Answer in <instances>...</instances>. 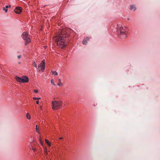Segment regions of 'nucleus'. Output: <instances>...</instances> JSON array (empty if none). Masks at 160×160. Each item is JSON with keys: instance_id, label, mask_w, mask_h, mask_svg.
Instances as JSON below:
<instances>
[{"instance_id": "obj_16", "label": "nucleus", "mask_w": 160, "mask_h": 160, "mask_svg": "<svg viewBox=\"0 0 160 160\" xmlns=\"http://www.w3.org/2000/svg\"><path fill=\"white\" fill-rule=\"evenodd\" d=\"M33 65L34 66V67L35 68H37V65L35 63V61L33 63Z\"/></svg>"}, {"instance_id": "obj_26", "label": "nucleus", "mask_w": 160, "mask_h": 160, "mask_svg": "<svg viewBox=\"0 0 160 160\" xmlns=\"http://www.w3.org/2000/svg\"><path fill=\"white\" fill-rule=\"evenodd\" d=\"M35 149H36V148H35L32 149L34 151V150H35Z\"/></svg>"}, {"instance_id": "obj_10", "label": "nucleus", "mask_w": 160, "mask_h": 160, "mask_svg": "<svg viewBox=\"0 0 160 160\" xmlns=\"http://www.w3.org/2000/svg\"><path fill=\"white\" fill-rule=\"evenodd\" d=\"M45 141L49 146H51V143L47 139H45Z\"/></svg>"}, {"instance_id": "obj_7", "label": "nucleus", "mask_w": 160, "mask_h": 160, "mask_svg": "<svg viewBox=\"0 0 160 160\" xmlns=\"http://www.w3.org/2000/svg\"><path fill=\"white\" fill-rule=\"evenodd\" d=\"M22 11V8L19 7H16L14 9L15 12L18 14H20Z\"/></svg>"}, {"instance_id": "obj_6", "label": "nucleus", "mask_w": 160, "mask_h": 160, "mask_svg": "<svg viewBox=\"0 0 160 160\" xmlns=\"http://www.w3.org/2000/svg\"><path fill=\"white\" fill-rule=\"evenodd\" d=\"M45 60H44L38 65V70L39 72H42L44 71L45 68Z\"/></svg>"}, {"instance_id": "obj_17", "label": "nucleus", "mask_w": 160, "mask_h": 160, "mask_svg": "<svg viewBox=\"0 0 160 160\" xmlns=\"http://www.w3.org/2000/svg\"><path fill=\"white\" fill-rule=\"evenodd\" d=\"M3 10L5 11L6 12H7L8 11V10L7 9L5 8V7H3L2 8Z\"/></svg>"}, {"instance_id": "obj_8", "label": "nucleus", "mask_w": 160, "mask_h": 160, "mask_svg": "<svg viewBox=\"0 0 160 160\" xmlns=\"http://www.w3.org/2000/svg\"><path fill=\"white\" fill-rule=\"evenodd\" d=\"M89 38L88 37H87L86 39H84L82 41V43L84 45H86L87 43V41H88Z\"/></svg>"}, {"instance_id": "obj_19", "label": "nucleus", "mask_w": 160, "mask_h": 160, "mask_svg": "<svg viewBox=\"0 0 160 160\" xmlns=\"http://www.w3.org/2000/svg\"><path fill=\"white\" fill-rule=\"evenodd\" d=\"M37 127H38L37 125H36V132H38V129L37 128Z\"/></svg>"}, {"instance_id": "obj_22", "label": "nucleus", "mask_w": 160, "mask_h": 160, "mask_svg": "<svg viewBox=\"0 0 160 160\" xmlns=\"http://www.w3.org/2000/svg\"><path fill=\"white\" fill-rule=\"evenodd\" d=\"M36 103L37 104H39V102L38 101H36Z\"/></svg>"}, {"instance_id": "obj_27", "label": "nucleus", "mask_w": 160, "mask_h": 160, "mask_svg": "<svg viewBox=\"0 0 160 160\" xmlns=\"http://www.w3.org/2000/svg\"><path fill=\"white\" fill-rule=\"evenodd\" d=\"M40 108H41V109H42V106L40 107Z\"/></svg>"}, {"instance_id": "obj_4", "label": "nucleus", "mask_w": 160, "mask_h": 160, "mask_svg": "<svg viewBox=\"0 0 160 160\" xmlns=\"http://www.w3.org/2000/svg\"><path fill=\"white\" fill-rule=\"evenodd\" d=\"M22 38L25 40V45H27L31 42L30 36L26 32H24L22 35Z\"/></svg>"}, {"instance_id": "obj_2", "label": "nucleus", "mask_w": 160, "mask_h": 160, "mask_svg": "<svg viewBox=\"0 0 160 160\" xmlns=\"http://www.w3.org/2000/svg\"><path fill=\"white\" fill-rule=\"evenodd\" d=\"M128 31V29L126 27L119 25L118 26L117 32L118 36L121 38H124L127 37Z\"/></svg>"}, {"instance_id": "obj_24", "label": "nucleus", "mask_w": 160, "mask_h": 160, "mask_svg": "<svg viewBox=\"0 0 160 160\" xmlns=\"http://www.w3.org/2000/svg\"><path fill=\"white\" fill-rule=\"evenodd\" d=\"M63 138H59V139H62Z\"/></svg>"}, {"instance_id": "obj_13", "label": "nucleus", "mask_w": 160, "mask_h": 160, "mask_svg": "<svg viewBox=\"0 0 160 160\" xmlns=\"http://www.w3.org/2000/svg\"><path fill=\"white\" fill-rule=\"evenodd\" d=\"M59 81V83L58 84V85L59 86H60L62 84V82H61V79H59L58 80Z\"/></svg>"}, {"instance_id": "obj_29", "label": "nucleus", "mask_w": 160, "mask_h": 160, "mask_svg": "<svg viewBox=\"0 0 160 160\" xmlns=\"http://www.w3.org/2000/svg\"><path fill=\"white\" fill-rule=\"evenodd\" d=\"M93 106H95V104L93 105Z\"/></svg>"}, {"instance_id": "obj_11", "label": "nucleus", "mask_w": 160, "mask_h": 160, "mask_svg": "<svg viewBox=\"0 0 160 160\" xmlns=\"http://www.w3.org/2000/svg\"><path fill=\"white\" fill-rule=\"evenodd\" d=\"M26 117L28 119H30L31 118V116L28 113H27Z\"/></svg>"}, {"instance_id": "obj_9", "label": "nucleus", "mask_w": 160, "mask_h": 160, "mask_svg": "<svg viewBox=\"0 0 160 160\" xmlns=\"http://www.w3.org/2000/svg\"><path fill=\"white\" fill-rule=\"evenodd\" d=\"M130 9L131 10H133L135 11L136 10V8L135 5H132L130 6Z\"/></svg>"}, {"instance_id": "obj_25", "label": "nucleus", "mask_w": 160, "mask_h": 160, "mask_svg": "<svg viewBox=\"0 0 160 160\" xmlns=\"http://www.w3.org/2000/svg\"><path fill=\"white\" fill-rule=\"evenodd\" d=\"M9 6V8H11V5H9V6Z\"/></svg>"}, {"instance_id": "obj_3", "label": "nucleus", "mask_w": 160, "mask_h": 160, "mask_svg": "<svg viewBox=\"0 0 160 160\" xmlns=\"http://www.w3.org/2000/svg\"><path fill=\"white\" fill-rule=\"evenodd\" d=\"M62 104L61 101H54L52 102V108L53 110H56L59 108Z\"/></svg>"}, {"instance_id": "obj_23", "label": "nucleus", "mask_w": 160, "mask_h": 160, "mask_svg": "<svg viewBox=\"0 0 160 160\" xmlns=\"http://www.w3.org/2000/svg\"><path fill=\"white\" fill-rule=\"evenodd\" d=\"M9 7V6L8 5H6V6H5V8H8Z\"/></svg>"}, {"instance_id": "obj_5", "label": "nucleus", "mask_w": 160, "mask_h": 160, "mask_svg": "<svg viewBox=\"0 0 160 160\" xmlns=\"http://www.w3.org/2000/svg\"><path fill=\"white\" fill-rule=\"evenodd\" d=\"M15 79L19 82H28V78L26 76H24L22 78H20L17 76L15 77Z\"/></svg>"}, {"instance_id": "obj_1", "label": "nucleus", "mask_w": 160, "mask_h": 160, "mask_svg": "<svg viewBox=\"0 0 160 160\" xmlns=\"http://www.w3.org/2000/svg\"><path fill=\"white\" fill-rule=\"evenodd\" d=\"M68 35V34L65 33L64 31H63L62 32H59L58 35L54 38L53 39L55 41L57 46L61 48H63L67 45L66 39Z\"/></svg>"}, {"instance_id": "obj_21", "label": "nucleus", "mask_w": 160, "mask_h": 160, "mask_svg": "<svg viewBox=\"0 0 160 160\" xmlns=\"http://www.w3.org/2000/svg\"><path fill=\"white\" fill-rule=\"evenodd\" d=\"M34 92L35 93H38V89H35L34 90Z\"/></svg>"}, {"instance_id": "obj_20", "label": "nucleus", "mask_w": 160, "mask_h": 160, "mask_svg": "<svg viewBox=\"0 0 160 160\" xmlns=\"http://www.w3.org/2000/svg\"><path fill=\"white\" fill-rule=\"evenodd\" d=\"M21 55H18L17 56V58L18 59H20L21 58Z\"/></svg>"}, {"instance_id": "obj_28", "label": "nucleus", "mask_w": 160, "mask_h": 160, "mask_svg": "<svg viewBox=\"0 0 160 160\" xmlns=\"http://www.w3.org/2000/svg\"><path fill=\"white\" fill-rule=\"evenodd\" d=\"M18 63L19 64H20V62H18Z\"/></svg>"}, {"instance_id": "obj_15", "label": "nucleus", "mask_w": 160, "mask_h": 160, "mask_svg": "<svg viewBox=\"0 0 160 160\" xmlns=\"http://www.w3.org/2000/svg\"><path fill=\"white\" fill-rule=\"evenodd\" d=\"M33 100H38L40 99H41V98H35V97H33Z\"/></svg>"}, {"instance_id": "obj_30", "label": "nucleus", "mask_w": 160, "mask_h": 160, "mask_svg": "<svg viewBox=\"0 0 160 160\" xmlns=\"http://www.w3.org/2000/svg\"><path fill=\"white\" fill-rule=\"evenodd\" d=\"M93 106H95V104L93 105Z\"/></svg>"}, {"instance_id": "obj_12", "label": "nucleus", "mask_w": 160, "mask_h": 160, "mask_svg": "<svg viewBox=\"0 0 160 160\" xmlns=\"http://www.w3.org/2000/svg\"><path fill=\"white\" fill-rule=\"evenodd\" d=\"M52 74L53 75H58V73L57 72L55 71H52Z\"/></svg>"}, {"instance_id": "obj_14", "label": "nucleus", "mask_w": 160, "mask_h": 160, "mask_svg": "<svg viewBox=\"0 0 160 160\" xmlns=\"http://www.w3.org/2000/svg\"><path fill=\"white\" fill-rule=\"evenodd\" d=\"M51 83L53 84V85H56V84H55L54 82V80L53 79H52L51 80Z\"/></svg>"}, {"instance_id": "obj_18", "label": "nucleus", "mask_w": 160, "mask_h": 160, "mask_svg": "<svg viewBox=\"0 0 160 160\" xmlns=\"http://www.w3.org/2000/svg\"><path fill=\"white\" fill-rule=\"evenodd\" d=\"M40 142L41 144L42 145V146L43 145V144L42 141H41V139H39Z\"/></svg>"}]
</instances>
